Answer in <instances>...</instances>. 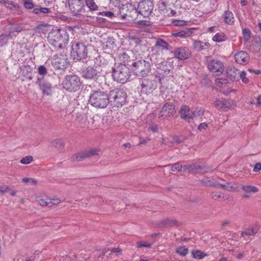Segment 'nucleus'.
I'll list each match as a JSON object with an SVG mask.
<instances>
[{"instance_id":"obj_56","label":"nucleus","mask_w":261,"mask_h":261,"mask_svg":"<svg viewBox=\"0 0 261 261\" xmlns=\"http://www.w3.org/2000/svg\"><path fill=\"white\" fill-rule=\"evenodd\" d=\"M149 129L153 133H156L159 130V128L157 125H153L149 126Z\"/></svg>"},{"instance_id":"obj_46","label":"nucleus","mask_w":261,"mask_h":261,"mask_svg":"<svg viewBox=\"0 0 261 261\" xmlns=\"http://www.w3.org/2000/svg\"><path fill=\"white\" fill-rule=\"evenodd\" d=\"M241 79L242 81L245 84H247L249 82V79L246 77V73L244 71L240 72L239 79Z\"/></svg>"},{"instance_id":"obj_14","label":"nucleus","mask_w":261,"mask_h":261,"mask_svg":"<svg viewBox=\"0 0 261 261\" xmlns=\"http://www.w3.org/2000/svg\"><path fill=\"white\" fill-rule=\"evenodd\" d=\"M207 66L211 72L217 74L222 73L224 70L222 63L218 60H208Z\"/></svg>"},{"instance_id":"obj_63","label":"nucleus","mask_w":261,"mask_h":261,"mask_svg":"<svg viewBox=\"0 0 261 261\" xmlns=\"http://www.w3.org/2000/svg\"><path fill=\"white\" fill-rule=\"evenodd\" d=\"M30 180H32L31 178H23L22 179V181L24 183H28L30 182Z\"/></svg>"},{"instance_id":"obj_24","label":"nucleus","mask_w":261,"mask_h":261,"mask_svg":"<svg viewBox=\"0 0 261 261\" xmlns=\"http://www.w3.org/2000/svg\"><path fill=\"white\" fill-rule=\"evenodd\" d=\"M227 76L232 81L239 80L240 71L234 67H230L226 70Z\"/></svg>"},{"instance_id":"obj_25","label":"nucleus","mask_w":261,"mask_h":261,"mask_svg":"<svg viewBox=\"0 0 261 261\" xmlns=\"http://www.w3.org/2000/svg\"><path fill=\"white\" fill-rule=\"evenodd\" d=\"M215 106L219 110L226 111L230 107L229 103L224 99H217L214 102Z\"/></svg>"},{"instance_id":"obj_37","label":"nucleus","mask_w":261,"mask_h":261,"mask_svg":"<svg viewBox=\"0 0 261 261\" xmlns=\"http://www.w3.org/2000/svg\"><path fill=\"white\" fill-rule=\"evenodd\" d=\"M212 197L215 200H222L223 199H227L228 197L226 195H224L221 193L218 192H214L211 193Z\"/></svg>"},{"instance_id":"obj_22","label":"nucleus","mask_w":261,"mask_h":261,"mask_svg":"<svg viewBox=\"0 0 261 261\" xmlns=\"http://www.w3.org/2000/svg\"><path fill=\"white\" fill-rule=\"evenodd\" d=\"M184 168L191 171H195L196 172L201 173H205L206 172H208L210 170L209 168L206 167L205 166H201L196 164L186 165L184 166Z\"/></svg>"},{"instance_id":"obj_55","label":"nucleus","mask_w":261,"mask_h":261,"mask_svg":"<svg viewBox=\"0 0 261 261\" xmlns=\"http://www.w3.org/2000/svg\"><path fill=\"white\" fill-rule=\"evenodd\" d=\"M261 170V163H256L253 168V171L257 172Z\"/></svg>"},{"instance_id":"obj_33","label":"nucleus","mask_w":261,"mask_h":261,"mask_svg":"<svg viewBox=\"0 0 261 261\" xmlns=\"http://www.w3.org/2000/svg\"><path fill=\"white\" fill-rule=\"evenodd\" d=\"M177 223L176 220L166 218L161 222L160 225L162 227H170L176 225Z\"/></svg>"},{"instance_id":"obj_31","label":"nucleus","mask_w":261,"mask_h":261,"mask_svg":"<svg viewBox=\"0 0 261 261\" xmlns=\"http://www.w3.org/2000/svg\"><path fill=\"white\" fill-rule=\"evenodd\" d=\"M217 186L219 188L225 189L228 191H234L237 190V187L236 184H231L230 183L226 182L224 184H218Z\"/></svg>"},{"instance_id":"obj_5","label":"nucleus","mask_w":261,"mask_h":261,"mask_svg":"<svg viewBox=\"0 0 261 261\" xmlns=\"http://www.w3.org/2000/svg\"><path fill=\"white\" fill-rule=\"evenodd\" d=\"M108 97L109 103L118 108L125 104L127 95L123 89H115L110 92Z\"/></svg>"},{"instance_id":"obj_61","label":"nucleus","mask_w":261,"mask_h":261,"mask_svg":"<svg viewBox=\"0 0 261 261\" xmlns=\"http://www.w3.org/2000/svg\"><path fill=\"white\" fill-rule=\"evenodd\" d=\"M256 100H257L256 105L258 106H261V97H260V95H259V96H257V97L256 98Z\"/></svg>"},{"instance_id":"obj_19","label":"nucleus","mask_w":261,"mask_h":261,"mask_svg":"<svg viewBox=\"0 0 261 261\" xmlns=\"http://www.w3.org/2000/svg\"><path fill=\"white\" fill-rule=\"evenodd\" d=\"M259 230V227L257 224L250 226L248 228H245L244 230L241 232V237L247 240V237L254 236L257 233Z\"/></svg>"},{"instance_id":"obj_2","label":"nucleus","mask_w":261,"mask_h":261,"mask_svg":"<svg viewBox=\"0 0 261 261\" xmlns=\"http://www.w3.org/2000/svg\"><path fill=\"white\" fill-rule=\"evenodd\" d=\"M47 40L53 46L61 48L67 43L68 36L64 30H53L49 33Z\"/></svg>"},{"instance_id":"obj_6","label":"nucleus","mask_w":261,"mask_h":261,"mask_svg":"<svg viewBox=\"0 0 261 261\" xmlns=\"http://www.w3.org/2000/svg\"><path fill=\"white\" fill-rule=\"evenodd\" d=\"M63 88L69 92H74L78 91L81 86L80 78L75 74L67 75L62 83Z\"/></svg>"},{"instance_id":"obj_20","label":"nucleus","mask_w":261,"mask_h":261,"mask_svg":"<svg viewBox=\"0 0 261 261\" xmlns=\"http://www.w3.org/2000/svg\"><path fill=\"white\" fill-rule=\"evenodd\" d=\"M234 59L236 62L243 65L248 62L250 58L248 54L245 51H240L235 55Z\"/></svg>"},{"instance_id":"obj_47","label":"nucleus","mask_w":261,"mask_h":261,"mask_svg":"<svg viewBox=\"0 0 261 261\" xmlns=\"http://www.w3.org/2000/svg\"><path fill=\"white\" fill-rule=\"evenodd\" d=\"M182 165L178 162H177L172 165L171 170L173 172H179L181 170Z\"/></svg>"},{"instance_id":"obj_27","label":"nucleus","mask_w":261,"mask_h":261,"mask_svg":"<svg viewBox=\"0 0 261 261\" xmlns=\"http://www.w3.org/2000/svg\"><path fill=\"white\" fill-rule=\"evenodd\" d=\"M154 46L157 49L161 50H167L169 49V43L161 38L157 39Z\"/></svg>"},{"instance_id":"obj_44","label":"nucleus","mask_w":261,"mask_h":261,"mask_svg":"<svg viewBox=\"0 0 261 261\" xmlns=\"http://www.w3.org/2000/svg\"><path fill=\"white\" fill-rule=\"evenodd\" d=\"M23 3L24 7L28 9H33L34 4L32 2V0H22Z\"/></svg>"},{"instance_id":"obj_59","label":"nucleus","mask_w":261,"mask_h":261,"mask_svg":"<svg viewBox=\"0 0 261 261\" xmlns=\"http://www.w3.org/2000/svg\"><path fill=\"white\" fill-rule=\"evenodd\" d=\"M39 204L42 206H46L48 204H49V202H47V201H45L44 199H40L39 200Z\"/></svg>"},{"instance_id":"obj_16","label":"nucleus","mask_w":261,"mask_h":261,"mask_svg":"<svg viewBox=\"0 0 261 261\" xmlns=\"http://www.w3.org/2000/svg\"><path fill=\"white\" fill-rule=\"evenodd\" d=\"M175 111L173 104L167 102L162 107L159 114V118H166L173 115Z\"/></svg>"},{"instance_id":"obj_9","label":"nucleus","mask_w":261,"mask_h":261,"mask_svg":"<svg viewBox=\"0 0 261 261\" xmlns=\"http://www.w3.org/2000/svg\"><path fill=\"white\" fill-rule=\"evenodd\" d=\"M112 76L115 81L124 84L129 77V69L124 65L120 64L113 69Z\"/></svg>"},{"instance_id":"obj_1","label":"nucleus","mask_w":261,"mask_h":261,"mask_svg":"<svg viewBox=\"0 0 261 261\" xmlns=\"http://www.w3.org/2000/svg\"><path fill=\"white\" fill-rule=\"evenodd\" d=\"M126 7L127 10L126 16L134 18L139 13L143 17H147L152 13L153 4L150 0H144L139 3L137 9L132 4H127Z\"/></svg>"},{"instance_id":"obj_53","label":"nucleus","mask_w":261,"mask_h":261,"mask_svg":"<svg viewBox=\"0 0 261 261\" xmlns=\"http://www.w3.org/2000/svg\"><path fill=\"white\" fill-rule=\"evenodd\" d=\"M51 144L55 146H62L63 145V142L60 140L55 139L51 142Z\"/></svg>"},{"instance_id":"obj_49","label":"nucleus","mask_w":261,"mask_h":261,"mask_svg":"<svg viewBox=\"0 0 261 261\" xmlns=\"http://www.w3.org/2000/svg\"><path fill=\"white\" fill-rule=\"evenodd\" d=\"M151 244H152L149 243L148 242L141 241L137 243V246L138 247H145L149 248L151 246Z\"/></svg>"},{"instance_id":"obj_40","label":"nucleus","mask_w":261,"mask_h":261,"mask_svg":"<svg viewBox=\"0 0 261 261\" xmlns=\"http://www.w3.org/2000/svg\"><path fill=\"white\" fill-rule=\"evenodd\" d=\"M10 37L12 38L9 34H2L0 35V47L5 46L7 44L8 40Z\"/></svg>"},{"instance_id":"obj_7","label":"nucleus","mask_w":261,"mask_h":261,"mask_svg":"<svg viewBox=\"0 0 261 261\" xmlns=\"http://www.w3.org/2000/svg\"><path fill=\"white\" fill-rule=\"evenodd\" d=\"M132 69L137 76H146L151 71V64L146 60H138L132 64Z\"/></svg>"},{"instance_id":"obj_64","label":"nucleus","mask_w":261,"mask_h":261,"mask_svg":"<svg viewBox=\"0 0 261 261\" xmlns=\"http://www.w3.org/2000/svg\"><path fill=\"white\" fill-rule=\"evenodd\" d=\"M130 39L132 40H135L136 43H139V42H140V39L139 38H138V37H133L132 36V37H130Z\"/></svg>"},{"instance_id":"obj_39","label":"nucleus","mask_w":261,"mask_h":261,"mask_svg":"<svg viewBox=\"0 0 261 261\" xmlns=\"http://www.w3.org/2000/svg\"><path fill=\"white\" fill-rule=\"evenodd\" d=\"M48 65H49L48 63H45L44 65L39 66L37 69L38 73L43 76L46 75L47 73V70H48L47 67Z\"/></svg>"},{"instance_id":"obj_8","label":"nucleus","mask_w":261,"mask_h":261,"mask_svg":"<svg viewBox=\"0 0 261 261\" xmlns=\"http://www.w3.org/2000/svg\"><path fill=\"white\" fill-rule=\"evenodd\" d=\"M71 55L74 59L81 60L87 57L88 49L84 43L75 40L71 46Z\"/></svg>"},{"instance_id":"obj_26","label":"nucleus","mask_w":261,"mask_h":261,"mask_svg":"<svg viewBox=\"0 0 261 261\" xmlns=\"http://www.w3.org/2000/svg\"><path fill=\"white\" fill-rule=\"evenodd\" d=\"M210 46L208 42H203L200 40L193 41V47L198 51L208 48Z\"/></svg>"},{"instance_id":"obj_13","label":"nucleus","mask_w":261,"mask_h":261,"mask_svg":"<svg viewBox=\"0 0 261 261\" xmlns=\"http://www.w3.org/2000/svg\"><path fill=\"white\" fill-rule=\"evenodd\" d=\"M174 56L179 60L188 59L192 56V52L190 48L185 46L175 48L173 51Z\"/></svg>"},{"instance_id":"obj_34","label":"nucleus","mask_w":261,"mask_h":261,"mask_svg":"<svg viewBox=\"0 0 261 261\" xmlns=\"http://www.w3.org/2000/svg\"><path fill=\"white\" fill-rule=\"evenodd\" d=\"M241 189L246 193H255L258 192L259 191L258 189L256 187L250 185H243L241 187Z\"/></svg>"},{"instance_id":"obj_4","label":"nucleus","mask_w":261,"mask_h":261,"mask_svg":"<svg viewBox=\"0 0 261 261\" xmlns=\"http://www.w3.org/2000/svg\"><path fill=\"white\" fill-rule=\"evenodd\" d=\"M89 103L97 108H105L109 103L108 95L101 91H94L91 94Z\"/></svg>"},{"instance_id":"obj_54","label":"nucleus","mask_w":261,"mask_h":261,"mask_svg":"<svg viewBox=\"0 0 261 261\" xmlns=\"http://www.w3.org/2000/svg\"><path fill=\"white\" fill-rule=\"evenodd\" d=\"M207 127L208 125L205 122L201 123L198 125V129L200 131L203 129L205 130L207 128Z\"/></svg>"},{"instance_id":"obj_3","label":"nucleus","mask_w":261,"mask_h":261,"mask_svg":"<svg viewBox=\"0 0 261 261\" xmlns=\"http://www.w3.org/2000/svg\"><path fill=\"white\" fill-rule=\"evenodd\" d=\"M67 5L70 12L73 16L79 18L89 17L88 15H85L86 8L85 0H68Z\"/></svg>"},{"instance_id":"obj_21","label":"nucleus","mask_w":261,"mask_h":261,"mask_svg":"<svg viewBox=\"0 0 261 261\" xmlns=\"http://www.w3.org/2000/svg\"><path fill=\"white\" fill-rule=\"evenodd\" d=\"M190 108L186 105H182L180 109L179 113L180 117L185 120L189 122L193 119L192 115L190 113Z\"/></svg>"},{"instance_id":"obj_51","label":"nucleus","mask_w":261,"mask_h":261,"mask_svg":"<svg viewBox=\"0 0 261 261\" xmlns=\"http://www.w3.org/2000/svg\"><path fill=\"white\" fill-rule=\"evenodd\" d=\"M173 22L175 25L177 26H182L187 24V22L181 20H174Z\"/></svg>"},{"instance_id":"obj_38","label":"nucleus","mask_w":261,"mask_h":261,"mask_svg":"<svg viewBox=\"0 0 261 261\" xmlns=\"http://www.w3.org/2000/svg\"><path fill=\"white\" fill-rule=\"evenodd\" d=\"M192 254L194 258L201 259L207 256V254L200 250H193L192 251Z\"/></svg>"},{"instance_id":"obj_50","label":"nucleus","mask_w":261,"mask_h":261,"mask_svg":"<svg viewBox=\"0 0 261 261\" xmlns=\"http://www.w3.org/2000/svg\"><path fill=\"white\" fill-rule=\"evenodd\" d=\"M10 191V189L9 186L7 185H2L0 186V192L2 194H4L6 192Z\"/></svg>"},{"instance_id":"obj_57","label":"nucleus","mask_w":261,"mask_h":261,"mask_svg":"<svg viewBox=\"0 0 261 261\" xmlns=\"http://www.w3.org/2000/svg\"><path fill=\"white\" fill-rule=\"evenodd\" d=\"M50 12V11L49 8L43 7L40 8V13H42L44 14H46Z\"/></svg>"},{"instance_id":"obj_11","label":"nucleus","mask_w":261,"mask_h":261,"mask_svg":"<svg viewBox=\"0 0 261 261\" xmlns=\"http://www.w3.org/2000/svg\"><path fill=\"white\" fill-rule=\"evenodd\" d=\"M101 71V68L99 65L95 67L88 66L83 70L82 76L85 79L95 81L99 76Z\"/></svg>"},{"instance_id":"obj_36","label":"nucleus","mask_w":261,"mask_h":261,"mask_svg":"<svg viewBox=\"0 0 261 261\" xmlns=\"http://www.w3.org/2000/svg\"><path fill=\"white\" fill-rule=\"evenodd\" d=\"M119 58L121 61L120 64L124 65L126 66L128 65V63L130 61L129 56L126 53L120 54L119 56Z\"/></svg>"},{"instance_id":"obj_15","label":"nucleus","mask_w":261,"mask_h":261,"mask_svg":"<svg viewBox=\"0 0 261 261\" xmlns=\"http://www.w3.org/2000/svg\"><path fill=\"white\" fill-rule=\"evenodd\" d=\"M99 150L96 149H91L88 150L74 154L72 156L73 161H81L87 158L98 156Z\"/></svg>"},{"instance_id":"obj_30","label":"nucleus","mask_w":261,"mask_h":261,"mask_svg":"<svg viewBox=\"0 0 261 261\" xmlns=\"http://www.w3.org/2000/svg\"><path fill=\"white\" fill-rule=\"evenodd\" d=\"M192 32L190 30L186 29L173 33V36L175 37L186 38L187 37L190 36Z\"/></svg>"},{"instance_id":"obj_43","label":"nucleus","mask_w":261,"mask_h":261,"mask_svg":"<svg viewBox=\"0 0 261 261\" xmlns=\"http://www.w3.org/2000/svg\"><path fill=\"white\" fill-rule=\"evenodd\" d=\"M177 253L181 256H185L188 253V249L187 248L181 246L178 247L176 250Z\"/></svg>"},{"instance_id":"obj_60","label":"nucleus","mask_w":261,"mask_h":261,"mask_svg":"<svg viewBox=\"0 0 261 261\" xmlns=\"http://www.w3.org/2000/svg\"><path fill=\"white\" fill-rule=\"evenodd\" d=\"M60 202V200L59 199H53L50 202L49 204L51 203L54 205L57 204Z\"/></svg>"},{"instance_id":"obj_58","label":"nucleus","mask_w":261,"mask_h":261,"mask_svg":"<svg viewBox=\"0 0 261 261\" xmlns=\"http://www.w3.org/2000/svg\"><path fill=\"white\" fill-rule=\"evenodd\" d=\"M149 141H150V139L149 138L143 139L141 137H140L139 145L146 144Z\"/></svg>"},{"instance_id":"obj_45","label":"nucleus","mask_w":261,"mask_h":261,"mask_svg":"<svg viewBox=\"0 0 261 261\" xmlns=\"http://www.w3.org/2000/svg\"><path fill=\"white\" fill-rule=\"evenodd\" d=\"M33 160V158L31 155L27 156L23 158H22L20 162L22 164H30Z\"/></svg>"},{"instance_id":"obj_17","label":"nucleus","mask_w":261,"mask_h":261,"mask_svg":"<svg viewBox=\"0 0 261 261\" xmlns=\"http://www.w3.org/2000/svg\"><path fill=\"white\" fill-rule=\"evenodd\" d=\"M40 89L42 91L43 94L46 95H50L52 93V85L51 84L44 81H41L40 78H38L36 82Z\"/></svg>"},{"instance_id":"obj_29","label":"nucleus","mask_w":261,"mask_h":261,"mask_svg":"<svg viewBox=\"0 0 261 261\" xmlns=\"http://www.w3.org/2000/svg\"><path fill=\"white\" fill-rule=\"evenodd\" d=\"M85 7L87 6L89 11L93 12L96 11L98 9V6L95 2L94 0H85Z\"/></svg>"},{"instance_id":"obj_32","label":"nucleus","mask_w":261,"mask_h":261,"mask_svg":"<svg viewBox=\"0 0 261 261\" xmlns=\"http://www.w3.org/2000/svg\"><path fill=\"white\" fill-rule=\"evenodd\" d=\"M23 30V27L21 24L13 23L9 28V34L11 36L14 32L19 33Z\"/></svg>"},{"instance_id":"obj_23","label":"nucleus","mask_w":261,"mask_h":261,"mask_svg":"<svg viewBox=\"0 0 261 261\" xmlns=\"http://www.w3.org/2000/svg\"><path fill=\"white\" fill-rule=\"evenodd\" d=\"M223 22L228 25H232L234 22V17L233 13L229 10H225L222 14Z\"/></svg>"},{"instance_id":"obj_62","label":"nucleus","mask_w":261,"mask_h":261,"mask_svg":"<svg viewBox=\"0 0 261 261\" xmlns=\"http://www.w3.org/2000/svg\"><path fill=\"white\" fill-rule=\"evenodd\" d=\"M112 252L116 253H121V250L119 248H114L112 249Z\"/></svg>"},{"instance_id":"obj_48","label":"nucleus","mask_w":261,"mask_h":261,"mask_svg":"<svg viewBox=\"0 0 261 261\" xmlns=\"http://www.w3.org/2000/svg\"><path fill=\"white\" fill-rule=\"evenodd\" d=\"M98 15H101L106 17H108L109 18H112L114 16V14L113 12L110 11H107V12H100L97 13Z\"/></svg>"},{"instance_id":"obj_41","label":"nucleus","mask_w":261,"mask_h":261,"mask_svg":"<svg viewBox=\"0 0 261 261\" xmlns=\"http://www.w3.org/2000/svg\"><path fill=\"white\" fill-rule=\"evenodd\" d=\"M242 34L244 41L245 42H248L251 37V32L250 30L248 28L243 29L242 30Z\"/></svg>"},{"instance_id":"obj_28","label":"nucleus","mask_w":261,"mask_h":261,"mask_svg":"<svg viewBox=\"0 0 261 261\" xmlns=\"http://www.w3.org/2000/svg\"><path fill=\"white\" fill-rule=\"evenodd\" d=\"M0 3L4 4L6 7L13 10H17L19 8V5L9 0H0Z\"/></svg>"},{"instance_id":"obj_10","label":"nucleus","mask_w":261,"mask_h":261,"mask_svg":"<svg viewBox=\"0 0 261 261\" xmlns=\"http://www.w3.org/2000/svg\"><path fill=\"white\" fill-rule=\"evenodd\" d=\"M141 92L142 93L149 94L156 89L158 86V81L153 76L144 78L140 81Z\"/></svg>"},{"instance_id":"obj_12","label":"nucleus","mask_w":261,"mask_h":261,"mask_svg":"<svg viewBox=\"0 0 261 261\" xmlns=\"http://www.w3.org/2000/svg\"><path fill=\"white\" fill-rule=\"evenodd\" d=\"M51 65L56 69H65L68 65L67 55L59 54L55 55L51 61Z\"/></svg>"},{"instance_id":"obj_42","label":"nucleus","mask_w":261,"mask_h":261,"mask_svg":"<svg viewBox=\"0 0 261 261\" xmlns=\"http://www.w3.org/2000/svg\"><path fill=\"white\" fill-rule=\"evenodd\" d=\"M215 82L216 85L221 88L226 86L228 83L227 80L224 78L216 79Z\"/></svg>"},{"instance_id":"obj_18","label":"nucleus","mask_w":261,"mask_h":261,"mask_svg":"<svg viewBox=\"0 0 261 261\" xmlns=\"http://www.w3.org/2000/svg\"><path fill=\"white\" fill-rule=\"evenodd\" d=\"M157 68L160 70V74H163V75H167L171 72V71L173 69V67L171 66L169 62L165 61L159 64L157 67Z\"/></svg>"},{"instance_id":"obj_52","label":"nucleus","mask_w":261,"mask_h":261,"mask_svg":"<svg viewBox=\"0 0 261 261\" xmlns=\"http://www.w3.org/2000/svg\"><path fill=\"white\" fill-rule=\"evenodd\" d=\"M186 139V137H182L181 138H179L178 136H176L173 137L174 141L176 142L177 144L182 143Z\"/></svg>"},{"instance_id":"obj_35","label":"nucleus","mask_w":261,"mask_h":261,"mask_svg":"<svg viewBox=\"0 0 261 261\" xmlns=\"http://www.w3.org/2000/svg\"><path fill=\"white\" fill-rule=\"evenodd\" d=\"M227 39V36L223 33H217L212 38L213 41L216 42H221Z\"/></svg>"}]
</instances>
